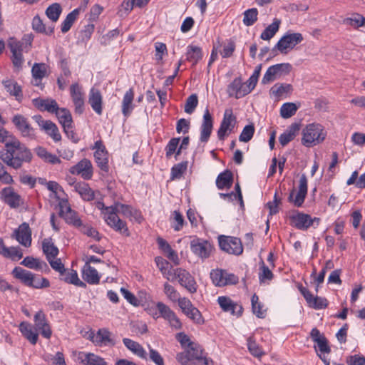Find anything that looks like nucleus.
Returning <instances> with one entry per match:
<instances>
[{
	"label": "nucleus",
	"mask_w": 365,
	"mask_h": 365,
	"mask_svg": "<svg viewBox=\"0 0 365 365\" xmlns=\"http://www.w3.org/2000/svg\"><path fill=\"white\" fill-rule=\"evenodd\" d=\"M98 207L103 210L106 223L111 228L126 237L130 235V232L126 223L119 218L118 213H120L126 217L135 219H138L140 215L139 212L132 207L120 202H115L110 207H106L103 203L99 202Z\"/></svg>",
	"instance_id": "f257e3e1"
},
{
	"label": "nucleus",
	"mask_w": 365,
	"mask_h": 365,
	"mask_svg": "<svg viewBox=\"0 0 365 365\" xmlns=\"http://www.w3.org/2000/svg\"><path fill=\"white\" fill-rule=\"evenodd\" d=\"M0 159L8 166L17 170L21 168L24 163L31 160L32 154L19 140L12 138L0 150Z\"/></svg>",
	"instance_id": "f03ea898"
},
{
	"label": "nucleus",
	"mask_w": 365,
	"mask_h": 365,
	"mask_svg": "<svg viewBox=\"0 0 365 365\" xmlns=\"http://www.w3.org/2000/svg\"><path fill=\"white\" fill-rule=\"evenodd\" d=\"M302 143L306 147H312L322 143L327 135L322 125L311 123L307 125L302 131Z\"/></svg>",
	"instance_id": "7ed1b4c3"
},
{
	"label": "nucleus",
	"mask_w": 365,
	"mask_h": 365,
	"mask_svg": "<svg viewBox=\"0 0 365 365\" xmlns=\"http://www.w3.org/2000/svg\"><path fill=\"white\" fill-rule=\"evenodd\" d=\"M304 38L300 33L287 32L277 43L273 51L277 50L282 54H287L289 51L303 41Z\"/></svg>",
	"instance_id": "20e7f679"
},
{
	"label": "nucleus",
	"mask_w": 365,
	"mask_h": 365,
	"mask_svg": "<svg viewBox=\"0 0 365 365\" xmlns=\"http://www.w3.org/2000/svg\"><path fill=\"white\" fill-rule=\"evenodd\" d=\"M292 65L289 63H279L269 67L264 75L262 83L263 84L269 83L274 80L286 76L292 70Z\"/></svg>",
	"instance_id": "39448f33"
},
{
	"label": "nucleus",
	"mask_w": 365,
	"mask_h": 365,
	"mask_svg": "<svg viewBox=\"0 0 365 365\" xmlns=\"http://www.w3.org/2000/svg\"><path fill=\"white\" fill-rule=\"evenodd\" d=\"M219 245L221 250L229 254L240 255L243 252L241 240L237 237L220 236L219 237Z\"/></svg>",
	"instance_id": "423d86ee"
},
{
	"label": "nucleus",
	"mask_w": 365,
	"mask_h": 365,
	"mask_svg": "<svg viewBox=\"0 0 365 365\" xmlns=\"http://www.w3.org/2000/svg\"><path fill=\"white\" fill-rule=\"evenodd\" d=\"M210 278L212 283L217 287H225L229 284H235L238 282L237 276L223 269L212 270L210 272Z\"/></svg>",
	"instance_id": "0eeeda50"
},
{
	"label": "nucleus",
	"mask_w": 365,
	"mask_h": 365,
	"mask_svg": "<svg viewBox=\"0 0 365 365\" xmlns=\"http://www.w3.org/2000/svg\"><path fill=\"white\" fill-rule=\"evenodd\" d=\"M174 279H178L179 283L190 293H194L197 291L196 282L194 278L185 269L182 268L173 269V274L170 280Z\"/></svg>",
	"instance_id": "6e6552de"
},
{
	"label": "nucleus",
	"mask_w": 365,
	"mask_h": 365,
	"mask_svg": "<svg viewBox=\"0 0 365 365\" xmlns=\"http://www.w3.org/2000/svg\"><path fill=\"white\" fill-rule=\"evenodd\" d=\"M60 207V215L64 218L66 222L76 227H80L82 225L81 219L78 217L76 211L73 210L67 200H61L58 203Z\"/></svg>",
	"instance_id": "1a4fd4ad"
},
{
	"label": "nucleus",
	"mask_w": 365,
	"mask_h": 365,
	"mask_svg": "<svg viewBox=\"0 0 365 365\" xmlns=\"http://www.w3.org/2000/svg\"><path fill=\"white\" fill-rule=\"evenodd\" d=\"M236 123V118L234 116L232 109H226L220 127L217 131V136L220 140H223L228 135L227 132H232Z\"/></svg>",
	"instance_id": "9d476101"
},
{
	"label": "nucleus",
	"mask_w": 365,
	"mask_h": 365,
	"mask_svg": "<svg viewBox=\"0 0 365 365\" xmlns=\"http://www.w3.org/2000/svg\"><path fill=\"white\" fill-rule=\"evenodd\" d=\"M93 149H95L94 158L96 163L100 169L104 172H108V153L101 140L95 143Z\"/></svg>",
	"instance_id": "9b49d317"
},
{
	"label": "nucleus",
	"mask_w": 365,
	"mask_h": 365,
	"mask_svg": "<svg viewBox=\"0 0 365 365\" xmlns=\"http://www.w3.org/2000/svg\"><path fill=\"white\" fill-rule=\"evenodd\" d=\"M307 193V179L304 174L302 175L299 182V190L294 197L295 194V190L292 189L289 196L288 197V200L291 202H293L294 205L297 207H301L303 204L304 199L306 197Z\"/></svg>",
	"instance_id": "f8f14e48"
},
{
	"label": "nucleus",
	"mask_w": 365,
	"mask_h": 365,
	"mask_svg": "<svg viewBox=\"0 0 365 365\" xmlns=\"http://www.w3.org/2000/svg\"><path fill=\"white\" fill-rule=\"evenodd\" d=\"M88 338L98 346H114L115 340L112 338L111 333L106 329H100L96 334L91 331Z\"/></svg>",
	"instance_id": "ddd939ff"
},
{
	"label": "nucleus",
	"mask_w": 365,
	"mask_h": 365,
	"mask_svg": "<svg viewBox=\"0 0 365 365\" xmlns=\"http://www.w3.org/2000/svg\"><path fill=\"white\" fill-rule=\"evenodd\" d=\"M0 198L11 208H17L23 204L21 197L12 187H6L0 192Z\"/></svg>",
	"instance_id": "4468645a"
},
{
	"label": "nucleus",
	"mask_w": 365,
	"mask_h": 365,
	"mask_svg": "<svg viewBox=\"0 0 365 365\" xmlns=\"http://www.w3.org/2000/svg\"><path fill=\"white\" fill-rule=\"evenodd\" d=\"M252 89L250 88L248 82L242 83L240 78H237L229 85L227 92L230 96H235L240 98L250 93Z\"/></svg>",
	"instance_id": "2eb2a0df"
},
{
	"label": "nucleus",
	"mask_w": 365,
	"mask_h": 365,
	"mask_svg": "<svg viewBox=\"0 0 365 365\" xmlns=\"http://www.w3.org/2000/svg\"><path fill=\"white\" fill-rule=\"evenodd\" d=\"M190 248L195 255L202 259H205L210 255L212 246L206 240L195 239L191 241Z\"/></svg>",
	"instance_id": "dca6fc26"
},
{
	"label": "nucleus",
	"mask_w": 365,
	"mask_h": 365,
	"mask_svg": "<svg viewBox=\"0 0 365 365\" xmlns=\"http://www.w3.org/2000/svg\"><path fill=\"white\" fill-rule=\"evenodd\" d=\"M71 173L81 175L84 180H89L93 176V166L91 162L84 158L76 165L70 168Z\"/></svg>",
	"instance_id": "f3484780"
},
{
	"label": "nucleus",
	"mask_w": 365,
	"mask_h": 365,
	"mask_svg": "<svg viewBox=\"0 0 365 365\" xmlns=\"http://www.w3.org/2000/svg\"><path fill=\"white\" fill-rule=\"evenodd\" d=\"M220 308L225 312L240 317L242 314L243 308L241 305L234 302L230 297L220 296L217 298Z\"/></svg>",
	"instance_id": "a211bd4d"
},
{
	"label": "nucleus",
	"mask_w": 365,
	"mask_h": 365,
	"mask_svg": "<svg viewBox=\"0 0 365 365\" xmlns=\"http://www.w3.org/2000/svg\"><path fill=\"white\" fill-rule=\"evenodd\" d=\"M34 321L36 329L38 330L43 337L49 339L52 331L43 311L39 310L36 313Z\"/></svg>",
	"instance_id": "6ab92c4d"
},
{
	"label": "nucleus",
	"mask_w": 365,
	"mask_h": 365,
	"mask_svg": "<svg viewBox=\"0 0 365 365\" xmlns=\"http://www.w3.org/2000/svg\"><path fill=\"white\" fill-rule=\"evenodd\" d=\"M48 66L44 63H35L31 68L33 77L32 84L34 86L40 87L42 90L43 86L41 83L43 78L48 76Z\"/></svg>",
	"instance_id": "aec40b11"
},
{
	"label": "nucleus",
	"mask_w": 365,
	"mask_h": 365,
	"mask_svg": "<svg viewBox=\"0 0 365 365\" xmlns=\"http://www.w3.org/2000/svg\"><path fill=\"white\" fill-rule=\"evenodd\" d=\"M16 240L22 245L29 247L31 244V232L28 223H22L14 232Z\"/></svg>",
	"instance_id": "412c9836"
},
{
	"label": "nucleus",
	"mask_w": 365,
	"mask_h": 365,
	"mask_svg": "<svg viewBox=\"0 0 365 365\" xmlns=\"http://www.w3.org/2000/svg\"><path fill=\"white\" fill-rule=\"evenodd\" d=\"M311 338L312 340L317 343V348L321 354H329L331 351L329 345L328 341L326 337L322 334L319 330L317 328H313L310 333ZM316 351H317V346H314Z\"/></svg>",
	"instance_id": "4be33fe9"
},
{
	"label": "nucleus",
	"mask_w": 365,
	"mask_h": 365,
	"mask_svg": "<svg viewBox=\"0 0 365 365\" xmlns=\"http://www.w3.org/2000/svg\"><path fill=\"white\" fill-rule=\"evenodd\" d=\"M71 96L75 105V110L76 113L81 114L83 111L84 100L81 88L78 83L72 84L71 88Z\"/></svg>",
	"instance_id": "5701e85b"
},
{
	"label": "nucleus",
	"mask_w": 365,
	"mask_h": 365,
	"mask_svg": "<svg viewBox=\"0 0 365 365\" xmlns=\"http://www.w3.org/2000/svg\"><path fill=\"white\" fill-rule=\"evenodd\" d=\"M77 359L79 365H107L103 358L93 353L79 352Z\"/></svg>",
	"instance_id": "b1692460"
},
{
	"label": "nucleus",
	"mask_w": 365,
	"mask_h": 365,
	"mask_svg": "<svg viewBox=\"0 0 365 365\" xmlns=\"http://www.w3.org/2000/svg\"><path fill=\"white\" fill-rule=\"evenodd\" d=\"M213 127L212 118L207 108L203 115V121L201 125L200 140L207 142L211 135Z\"/></svg>",
	"instance_id": "393cba45"
},
{
	"label": "nucleus",
	"mask_w": 365,
	"mask_h": 365,
	"mask_svg": "<svg viewBox=\"0 0 365 365\" xmlns=\"http://www.w3.org/2000/svg\"><path fill=\"white\" fill-rule=\"evenodd\" d=\"M12 122L19 130L23 136L30 137L34 135V130L29 125L27 120L21 115H16L12 119Z\"/></svg>",
	"instance_id": "a878e982"
},
{
	"label": "nucleus",
	"mask_w": 365,
	"mask_h": 365,
	"mask_svg": "<svg viewBox=\"0 0 365 365\" xmlns=\"http://www.w3.org/2000/svg\"><path fill=\"white\" fill-rule=\"evenodd\" d=\"M32 101L34 106L41 111L46 110L55 113L58 108L56 101L51 98L42 99L38 98L34 99Z\"/></svg>",
	"instance_id": "bb28decb"
},
{
	"label": "nucleus",
	"mask_w": 365,
	"mask_h": 365,
	"mask_svg": "<svg viewBox=\"0 0 365 365\" xmlns=\"http://www.w3.org/2000/svg\"><path fill=\"white\" fill-rule=\"evenodd\" d=\"M187 350L191 359L195 360L197 365H208V359L203 356V352L200 345L195 343L190 344Z\"/></svg>",
	"instance_id": "cd10ccee"
},
{
	"label": "nucleus",
	"mask_w": 365,
	"mask_h": 365,
	"mask_svg": "<svg viewBox=\"0 0 365 365\" xmlns=\"http://www.w3.org/2000/svg\"><path fill=\"white\" fill-rule=\"evenodd\" d=\"M291 220L297 229L305 230L312 225V217L309 215L297 213L291 217Z\"/></svg>",
	"instance_id": "c85d7f7f"
},
{
	"label": "nucleus",
	"mask_w": 365,
	"mask_h": 365,
	"mask_svg": "<svg viewBox=\"0 0 365 365\" xmlns=\"http://www.w3.org/2000/svg\"><path fill=\"white\" fill-rule=\"evenodd\" d=\"M2 84L4 85L6 91L9 93L11 96H15L17 101H21L23 96L22 90L21 87L16 81L6 78L2 81Z\"/></svg>",
	"instance_id": "c756f323"
},
{
	"label": "nucleus",
	"mask_w": 365,
	"mask_h": 365,
	"mask_svg": "<svg viewBox=\"0 0 365 365\" xmlns=\"http://www.w3.org/2000/svg\"><path fill=\"white\" fill-rule=\"evenodd\" d=\"M74 190L78 192L84 200L90 201L94 198V193L89 185L84 182H73Z\"/></svg>",
	"instance_id": "7c9ffc66"
},
{
	"label": "nucleus",
	"mask_w": 365,
	"mask_h": 365,
	"mask_svg": "<svg viewBox=\"0 0 365 365\" xmlns=\"http://www.w3.org/2000/svg\"><path fill=\"white\" fill-rule=\"evenodd\" d=\"M299 125L297 123L292 124L288 128L280 135L279 141L282 146H285L292 141L297 135L299 130Z\"/></svg>",
	"instance_id": "2f4dec72"
},
{
	"label": "nucleus",
	"mask_w": 365,
	"mask_h": 365,
	"mask_svg": "<svg viewBox=\"0 0 365 365\" xmlns=\"http://www.w3.org/2000/svg\"><path fill=\"white\" fill-rule=\"evenodd\" d=\"M83 278L91 284H97L100 281V276L97 270L92 267L88 263H85L83 267Z\"/></svg>",
	"instance_id": "473e14b6"
},
{
	"label": "nucleus",
	"mask_w": 365,
	"mask_h": 365,
	"mask_svg": "<svg viewBox=\"0 0 365 365\" xmlns=\"http://www.w3.org/2000/svg\"><path fill=\"white\" fill-rule=\"evenodd\" d=\"M19 330L21 332V334H23V336L27 340H29L32 344H36V342L38 341V334L36 331H34L33 330V328H32V326L31 324L26 322H22L19 324Z\"/></svg>",
	"instance_id": "72a5a7b5"
},
{
	"label": "nucleus",
	"mask_w": 365,
	"mask_h": 365,
	"mask_svg": "<svg viewBox=\"0 0 365 365\" xmlns=\"http://www.w3.org/2000/svg\"><path fill=\"white\" fill-rule=\"evenodd\" d=\"M233 175L231 171L227 170L220 173L216 179V185L218 189H229L232 187Z\"/></svg>",
	"instance_id": "f704fd0d"
},
{
	"label": "nucleus",
	"mask_w": 365,
	"mask_h": 365,
	"mask_svg": "<svg viewBox=\"0 0 365 365\" xmlns=\"http://www.w3.org/2000/svg\"><path fill=\"white\" fill-rule=\"evenodd\" d=\"M88 103L96 113H102V96L97 89L92 88L90 91Z\"/></svg>",
	"instance_id": "c9c22d12"
},
{
	"label": "nucleus",
	"mask_w": 365,
	"mask_h": 365,
	"mask_svg": "<svg viewBox=\"0 0 365 365\" xmlns=\"http://www.w3.org/2000/svg\"><path fill=\"white\" fill-rule=\"evenodd\" d=\"M21 264L36 270L48 269V265L46 262L33 257H25L21 262Z\"/></svg>",
	"instance_id": "e433bc0d"
},
{
	"label": "nucleus",
	"mask_w": 365,
	"mask_h": 365,
	"mask_svg": "<svg viewBox=\"0 0 365 365\" xmlns=\"http://www.w3.org/2000/svg\"><path fill=\"white\" fill-rule=\"evenodd\" d=\"M60 276L61 279L67 283L73 284L81 287H86V286L83 282L79 279L77 272L73 269L69 271H66L65 269Z\"/></svg>",
	"instance_id": "4c0bfd02"
},
{
	"label": "nucleus",
	"mask_w": 365,
	"mask_h": 365,
	"mask_svg": "<svg viewBox=\"0 0 365 365\" xmlns=\"http://www.w3.org/2000/svg\"><path fill=\"white\" fill-rule=\"evenodd\" d=\"M32 28L34 31L46 35H51L54 31V26L53 25L46 27V24L38 16L34 17L32 21Z\"/></svg>",
	"instance_id": "58836bf2"
},
{
	"label": "nucleus",
	"mask_w": 365,
	"mask_h": 365,
	"mask_svg": "<svg viewBox=\"0 0 365 365\" xmlns=\"http://www.w3.org/2000/svg\"><path fill=\"white\" fill-rule=\"evenodd\" d=\"M342 22L344 25L350 26L357 29L365 26V17L358 13H355L350 17L345 18Z\"/></svg>",
	"instance_id": "ea45409f"
},
{
	"label": "nucleus",
	"mask_w": 365,
	"mask_h": 365,
	"mask_svg": "<svg viewBox=\"0 0 365 365\" xmlns=\"http://www.w3.org/2000/svg\"><path fill=\"white\" fill-rule=\"evenodd\" d=\"M41 130H44L55 142L61 140V135L56 125L51 120H47L43 125Z\"/></svg>",
	"instance_id": "a19ab883"
},
{
	"label": "nucleus",
	"mask_w": 365,
	"mask_h": 365,
	"mask_svg": "<svg viewBox=\"0 0 365 365\" xmlns=\"http://www.w3.org/2000/svg\"><path fill=\"white\" fill-rule=\"evenodd\" d=\"M134 98V93L133 89H129L124 95L123 103H122V112L124 116L128 117L133 108L132 102Z\"/></svg>",
	"instance_id": "79ce46f5"
},
{
	"label": "nucleus",
	"mask_w": 365,
	"mask_h": 365,
	"mask_svg": "<svg viewBox=\"0 0 365 365\" xmlns=\"http://www.w3.org/2000/svg\"><path fill=\"white\" fill-rule=\"evenodd\" d=\"M43 251L46 256V259L56 258L58 254V249L52 242L51 238L44 239L43 241Z\"/></svg>",
	"instance_id": "37998d69"
},
{
	"label": "nucleus",
	"mask_w": 365,
	"mask_h": 365,
	"mask_svg": "<svg viewBox=\"0 0 365 365\" xmlns=\"http://www.w3.org/2000/svg\"><path fill=\"white\" fill-rule=\"evenodd\" d=\"M12 273L14 277L20 279L22 282L28 286H29L34 277V274L31 272L24 269L19 267H15Z\"/></svg>",
	"instance_id": "c03bdc74"
},
{
	"label": "nucleus",
	"mask_w": 365,
	"mask_h": 365,
	"mask_svg": "<svg viewBox=\"0 0 365 365\" xmlns=\"http://www.w3.org/2000/svg\"><path fill=\"white\" fill-rule=\"evenodd\" d=\"M280 23L281 21L279 19H274L273 22L261 34L260 38L266 41L270 40L278 31Z\"/></svg>",
	"instance_id": "a18cd8bd"
},
{
	"label": "nucleus",
	"mask_w": 365,
	"mask_h": 365,
	"mask_svg": "<svg viewBox=\"0 0 365 365\" xmlns=\"http://www.w3.org/2000/svg\"><path fill=\"white\" fill-rule=\"evenodd\" d=\"M187 60L195 65L202 58L201 48L197 46L190 45L187 48Z\"/></svg>",
	"instance_id": "49530a36"
},
{
	"label": "nucleus",
	"mask_w": 365,
	"mask_h": 365,
	"mask_svg": "<svg viewBox=\"0 0 365 365\" xmlns=\"http://www.w3.org/2000/svg\"><path fill=\"white\" fill-rule=\"evenodd\" d=\"M56 117L58 118L59 123L61 124L63 128L64 125H71L73 123L72 116L70 111L66 108H59L55 112Z\"/></svg>",
	"instance_id": "de8ad7c7"
},
{
	"label": "nucleus",
	"mask_w": 365,
	"mask_h": 365,
	"mask_svg": "<svg viewBox=\"0 0 365 365\" xmlns=\"http://www.w3.org/2000/svg\"><path fill=\"white\" fill-rule=\"evenodd\" d=\"M79 13L80 9H76L66 16L61 26V31L63 33H66L70 30L73 22L76 21L78 16L79 15Z\"/></svg>",
	"instance_id": "09e8293b"
},
{
	"label": "nucleus",
	"mask_w": 365,
	"mask_h": 365,
	"mask_svg": "<svg viewBox=\"0 0 365 365\" xmlns=\"http://www.w3.org/2000/svg\"><path fill=\"white\" fill-rule=\"evenodd\" d=\"M292 91V86L290 84L276 83L270 89V93L275 97H281L285 93H289Z\"/></svg>",
	"instance_id": "8fccbe9b"
},
{
	"label": "nucleus",
	"mask_w": 365,
	"mask_h": 365,
	"mask_svg": "<svg viewBox=\"0 0 365 365\" xmlns=\"http://www.w3.org/2000/svg\"><path fill=\"white\" fill-rule=\"evenodd\" d=\"M123 344L129 350H130L135 354L140 357H144L145 350L143 349L142 346L139 344L138 342L134 341L130 339L125 338L123 339Z\"/></svg>",
	"instance_id": "3c124183"
},
{
	"label": "nucleus",
	"mask_w": 365,
	"mask_h": 365,
	"mask_svg": "<svg viewBox=\"0 0 365 365\" xmlns=\"http://www.w3.org/2000/svg\"><path fill=\"white\" fill-rule=\"evenodd\" d=\"M155 261L162 274L165 275L168 280H170L173 274V269L168 270V266L170 265L169 262L161 257H155Z\"/></svg>",
	"instance_id": "603ef678"
},
{
	"label": "nucleus",
	"mask_w": 365,
	"mask_h": 365,
	"mask_svg": "<svg viewBox=\"0 0 365 365\" xmlns=\"http://www.w3.org/2000/svg\"><path fill=\"white\" fill-rule=\"evenodd\" d=\"M259 279L260 283H264L266 281H270L273 279L274 274L269 268L262 260L259 263Z\"/></svg>",
	"instance_id": "864d4df0"
},
{
	"label": "nucleus",
	"mask_w": 365,
	"mask_h": 365,
	"mask_svg": "<svg viewBox=\"0 0 365 365\" xmlns=\"http://www.w3.org/2000/svg\"><path fill=\"white\" fill-rule=\"evenodd\" d=\"M61 13V7L59 4L54 3L49 6L46 10V14L53 22L58 21Z\"/></svg>",
	"instance_id": "5fc2aeb1"
},
{
	"label": "nucleus",
	"mask_w": 365,
	"mask_h": 365,
	"mask_svg": "<svg viewBox=\"0 0 365 365\" xmlns=\"http://www.w3.org/2000/svg\"><path fill=\"white\" fill-rule=\"evenodd\" d=\"M297 108L298 107L294 103H285L280 109L281 116L284 118H289L296 113Z\"/></svg>",
	"instance_id": "6e6d98bb"
},
{
	"label": "nucleus",
	"mask_w": 365,
	"mask_h": 365,
	"mask_svg": "<svg viewBox=\"0 0 365 365\" xmlns=\"http://www.w3.org/2000/svg\"><path fill=\"white\" fill-rule=\"evenodd\" d=\"M247 348L250 354L255 357L261 358L265 354L252 337L247 339Z\"/></svg>",
	"instance_id": "4d7b16f0"
},
{
	"label": "nucleus",
	"mask_w": 365,
	"mask_h": 365,
	"mask_svg": "<svg viewBox=\"0 0 365 365\" xmlns=\"http://www.w3.org/2000/svg\"><path fill=\"white\" fill-rule=\"evenodd\" d=\"M257 9L255 8L250 9L245 11L243 23L245 25L250 26L255 24L257 20Z\"/></svg>",
	"instance_id": "13d9d810"
},
{
	"label": "nucleus",
	"mask_w": 365,
	"mask_h": 365,
	"mask_svg": "<svg viewBox=\"0 0 365 365\" xmlns=\"http://www.w3.org/2000/svg\"><path fill=\"white\" fill-rule=\"evenodd\" d=\"M187 167V162H182L174 165L171 170V179H179L185 172Z\"/></svg>",
	"instance_id": "bf43d9fd"
},
{
	"label": "nucleus",
	"mask_w": 365,
	"mask_h": 365,
	"mask_svg": "<svg viewBox=\"0 0 365 365\" xmlns=\"http://www.w3.org/2000/svg\"><path fill=\"white\" fill-rule=\"evenodd\" d=\"M255 133V126L253 124L246 125L241 134L240 135L239 140L241 142H249L253 137Z\"/></svg>",
	"instance_id": "052dcab7"
},
{
	"label": "nucleus",
	"mask_w": 365,
	"mask_h": 365,
	"mask_svg": "<svg viewBox=\"0 0 365 365\" xmlns=\"http://www.w3.org/2000/svg\"><path fill=\"white\" fill-rule=\"evenodd\" d=\"M193 322L202 324L204 323V319L202 317L200 312L194 306L185 313Z\"/></svg>",
	"instance_id": "680f3d73"
},
{
	"label": "nucleus",
	"mask_w": 365,
	"mask_h": 365,
	"mask_svg": "<svg viewBox=\"0 0 365 365\" xmlns=\"http://www.w3.org/2000/svg\"><path fill=\"white\" fill-rule=\"evenodd\" d=\"M197 96L196 94H192L186 100L185 105V112L188 114L192 113L197 107Z\"/></svg>",
	"instance_id": "e2e57ef3"
},
{
	"label": "nucleus",
	"mask_w": 365,
	"mask_h": 365,
	"mask_svg": "<svg viewBox=\"0 0 365 365\" xmlns=\"http://www.w3.org/2000/svg\"><path fill=\"white\" fill-rule=\"evenodd\" d=\"M4 257L11 258L12 260H19L23 257V254L19 247H7L4 251Z\"/></svg>",
	"instance_id": "0e129e2a"
},
{
	"label": "nucleus",
	"mask_w": 365,
	"mask_h": 365,
	"mask_svg": "<svg viewBox=\"0 0 365 365\" xmlns=\"http://www.w3.org/2000/svg\"><path fill=\"white\" fill-rule=\"evenodd\" d=\"M307 303L312 307L315 309H323L327 306V300L325 298L319 297H311L310 300H308Z\"/></svg>",
	"instance_id": "69168bd1"
},
{
	"label": "nucleus",
	"mask_w": 365,
	"mask_h": 365,
	"mask_svg": "<svg viewBox=\"0 0 365 365\" xmlns=\"http://www.w3.org/2000/svg\"><path fill=\"white\" fill-rule=\"evenodd\" d=\"M157 308L160 315L166 320H169L173 315L174 312L165 304L162 302L157 304Z\"/></svg>",
	"instance_id": "338daca9"
},
{
	"label": "nucleus",
	"mask_w": 365,
	"mask_h": 365,
	"mask_svg": "<svg viewBox=\"0 0 365 365\" xmlns=\"http://www.w3.org/2000/svg\"><path fill=\"white\" fill-rule=\"evenodd\" d=\"M348 365H365V357L361 355H354L347 357Z\"/></svg>",
	"instance_id": "774afa93"
}]
</instances>
